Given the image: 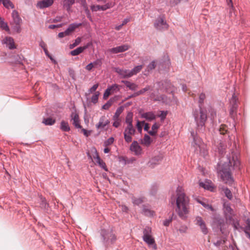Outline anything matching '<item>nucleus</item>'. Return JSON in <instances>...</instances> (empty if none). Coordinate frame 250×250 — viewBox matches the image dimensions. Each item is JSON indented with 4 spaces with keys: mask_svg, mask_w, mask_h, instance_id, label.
Masks as SVG:
<instances>
[{
    "mask_svg": "<svg viewBox=\"0 0 250 250\" xmlns=\"http://www.w3.org/2000/svg\"><path fill=\"white\" fill-rule=\"evenodd\" d=\"M81 42V38L80 37L77 38L75 40L74 43L70 45V48L72 49L75 47V46L79 45Z\"/></svg>",
    "mask_w": 250,
    "mask_h": 250,
    "instance_id": "44",
    "label": "nucleus"
},
{
    "mask_svg": "<svg viewBox=\"0 0 250 250\" xmlns=\"http://www.w3.org/2000/svg\"><path fill=\"white\" fill-rule=\"evenodd\" d=\"M0 27L8 33H10V29L7 23L2 20L0 21Z\"/></svg>",
    "mask_w": 250,
    "mask_h": 250,
    "instance_id": "39",
    "label": "nucleus"
},
{
    "mask_svg": "<svg viewBox=\"0 0 250 250\" xmlns=\"http://www.w3.org/2000/svg\"><path fill=\"white\" fill-rule=\"evenodd\" d=\"M71 120L73 121V125L78 128H81V126L80 124L79 117L78 114L75 112L72 113L71 115Z\"/></svg>",
    "mask_w": 250,
    "mask_h": 250,
    "instance_id": "22",
    "label": "nucleus"
},
{
    "mask_svg": "<svg viewBox=\"0 0 250 250\" xmlns=\"http://www.w3.org/2000/svg\"><path fill=\"white\" fill-rule=\"evenodd\" d=\"M226 242V238L224 239H219L217 240L216 242L214 243V245L216 247H219L221 245L224 244Z\"/></svg>",
    "mask_w": 250,
    "mask_h": 250,
    "instance_id": "52",
    "label": "nucleus"
},
{
    "mask_svg": "<svg viewBox=\"0 0 250 250\" xmlns=\"http://www.w3.org/2000/svg\"><path fill=\"white\" fill-rule=\"evenodd\" d=\"M155 67V64L154 62H152L147 66V69L148 70H152Z\"/></svg>",
    "mask_w": 250,
    "mask_h": 250,
    "instance_id": "58",
    "label": "nucleus"
},
{
    "mask_svg": "<svg viewBox=\"0 0 250 250\" xmlns=\"http://www.w3.org/2000/svg\"><path fill=\"white\" fill-rule=\"evenodd\" d=\"M135 132V129L133 127H126L124 132V138L126 142L129 143L132 141V135Z\"/></svg>",
    "mask_w": 250,
    "mask_h": 250,
    "instance_id": "12",
    "label": "nucleus"
},
{
    "mask_svg": "<svg viewBox=\"0 0 250 250\" xmlns=\"http://www.w3.org/2000/svg\"><path fill=\"white\" fill-rule=\"evenodd\" d=\"M150 86L149 85L146 86L145 88L141 89L142 95L144 94L146 92L150 90Z\"/></svg>",
    "mask_w": 250,
    "mask_h": 250,
    "instance_id": "59",
    "label": "nucleus"
},
{
    "mask_svg": "<svg viewBox=\"0 0 250 250\" xmlns=\"http://www.w3.org/2000/svg\"><path fill=\"white\" fill-rule=\"evenodd\" d=\"M247 226L243 228L244 231L247 236L250 239V219H247L246 220Z\"/></svg>",
    "mask_w": 250,
    "mask_h": 250,
    "instance_id": "31",
    "label": "nucleus"
},
{
    "mask_svg": "<svg viewBox=\"0 0 250 250\" xmlns=\"http://www.w3.org/2000/svg\"><path fill=\"white\" fill-rule=\"evenodd\" d=\"M93 68H94V65L92 62L89 63L85 66V69L88 71H91Z\"/></svg>",
    "mask_w": 250,
    "mask_h": 250,
    "instance_id": "63",
    "label": "nucleus"
},
{
    "mask_svg": "<svg viewBox=\"0 0 250 250\" xmlns=\"http://www.w3.org/2000/svg\"><path fill=\"white\" fill-rule=\"evenodd\" d=\"M163 159V156L161 155L153 157L148 163V165L151 167H154L156 165L159 164Z\"/></svg>",
    "mask_w": 250,
    "mask_h": 250,
    "instance_id": "19",
    "label": "nucleus"
},
{
    "mask_svg": "<svg viewBox=\"0 0 250 250\" xmlns=\"http://www.w3.org/2000/svg\"><path fill=\"white\" fill-rule=\"evenodd\" d=\"M2 43L6 44L7 47L10 49L16 48L14 39L11 37H6L2 41Z\"/></svg>",
    "mask_w": 250,
    "mask_h": 250,
    "instance_id": "17",
    "label": "nucleus"
},
{
    "mask_svg": "<svg viewBox=\"0 0 250 250\" xmlns=\"http://www.w3.org/2000/svg\"><path fill=\"white\" fill-rule=\"evenodd\" d=\"M82 25V23H73L70 24L67 28V29L65 30L68 35H69L71 33H72L76 28H78Z\"/></svg>",
    "mask_w": 250,
    "mask_h": 250,
    "instance_id": "27",
    "label": "nucleus"
},
{
    "mask_svg": "<svg viewBox=\"0 0 250 250\" xmlns=\"http://www.w3.org/2000/svg\"><path fill=\"white\" fill-rule=\"evenodd\" d=\"M191 135L193 140L192 143V146L194 147L195 151L203 156H206L208 154L207 146L194 132H191Z\"/></svg>",
    "mask_w": 250,
    "mask_h": 250,
    "instance_id": "3",
    "label": "nucleus"
},
{
    "mask_svg": "<svg viewBox=\"0 0 250 250\" xmlns=\"http://www.w3.org/2000/svg\"><path fill=\"white\" fill-rule=\"evenodd\" d=\"M60 129L63 131H69L70 128L68 122L65 121H62L61 122Z\"/></svg>",
    "mask_w": 250,
    "mask_h": 250,
    "instance_id": "30",
    "label": "nucleus"
},
{
    "mask_svg": "<svg viewBox=\"0 0 250 250\" xmlns=\"http://www.w3.org/2000/svg\"><path fill=\"white\" fill-rule=\"evenodd\" d=\"M159 127V125L156 123H154L152 126L151 129L153 130L157 131V129Z\"/></svg>",
    "mask_w": 250,
    "mask_h": 250,
    "instance_id": "64",
    "label": "nucleus"
},
{
    "mask_svg": "<svg viewBox=\"0 0 250 250\" xmlns=\"http://www.w3.org/2000/svg\"><path fill=\"white\" fill-rule=\"evenodd\" d=\"M151 143V138L148 135L146 134L144 137L142 144L146 146H148Z\"/></svg>",
    "mask_w": 250,
    "mask_h": 250,
    "instance_id": "35",
    "label": "nucleus"
},
{
    "mask_svg": "<svg viewBox=\"0 0 250 250\" xmlns=\"http://www.w3.org/2000/svg\"><path fill=\"white\" fill-rule=\"evenodd\" d=\"M220 133L222 134H224L227 131L226 129V127L225 126L222 125L219 130Z\"/></svg>",
    "mask_w": 250,
    "mask_h": 250,
    "instance_id": "62",
    "label": "nucleus"
},
{
    "mask_svg": "<svg viewBox=\"0 0 250 250\" xmlns=\"http://www.w3.org/2000/svg\"><path fill=\"white\" fill-rule=\"evenodd\" d=\"M223 191L226 196L229 199H231L232 197L231 192L229 188H223Z\"/></svg>",
    "mask_w": 250,
    "mask_h": 250,
    "instance_id": "41",
    "label": "nucleus"
},
{
    "mask_svg": "<svg viewBox=\"0 0 250 250\" xmlns=\"http://www.w3.org/2000/svg\"><path fill=\"white\" fill-rule=\"evenodd\" d=\"M141 117L148 121H151L155 119L156 115L153 112L150 111L142 113L141 114Z\"/></svg>",
    "mask_w": 250,
    "mask_h": 250,
    "instance_id": "26",
    "label": "nucleus"
},
{
    "mask_svg": "<svg viewBox=\"0 0 250 250\" xmlns=\"http://www.w3.org/2000/svg\"><path fill=\"white\" fill-rule=\"evenodd\" d=\"M143 68V65H138L134 67L131 70H130L131 74H132V76L137 74L139 73Z\"/></svg>",
    "mask_w": 250,
    "mask_h": 250,
    "instance_id": "37",
    "label": "nucleus"
},
{
    "mask_svg": "<svg viewBox=\"0 0 250 250\" xmlns=\"http://www.w3.org/2000/svg\"><path fill=\"white\" fill-rule=\"evenodd\" d=\"M125 122L127 124V127H133L132 125V114L128 113L126 117Z\"/></svg>",
    "mask_w": 250,
    "mask_h": 250,
    "instance_id": "34",
    "label": "nucleus"
},
{
    "mask_svg": "<svg viewBox=\"0 0 250 250\" xmlns=\"http://www.w3.org/2000/svg\"><path fill=\"white\" fill-rule=\"evenodd\" d=\"M133 203L136 205H139L144 202L143 198H133Z\"/></svg>",
    "mask_w": 250,
    "mask_h": 250,
    "instance_id": "45",
    "label": "nucleus"
},
{
    "mask_svg": "<svg viewBox=\"0 0 250 250\" xmlns=\"http://www.w3.org/2000/svg\"><path fill=\"white\" fill-rule=\"evenodd\" d=\"M111 105V103L110 102H108L105 104L103 105V106H102V108L104 109H108Z\"/></svg>",
    "mask_w": 250,
    "mask_h": 250,
    "instance_id": "61",
    "label": "nucleus"
},
{
    "mask_svg": "<svg viewBox=\"0 0 250 250\" xmlns=\"http://www.w3.org/2000/svg\"><path fill=\"white\" fill-rule=\"evenodd\" d=\"M144 123H145L144 122H140L139 121L137 122L136 126H137V129L139 132H142V126L144 124Z\"/></svg>",
    "mask_w": 250,
    "mask_h": 250,
    "instance_id": "54",
    "label": "nucleus"
},
{
    "mask_svg": "<svg viewBox=\"0 0 250 250\" xmlns=\"http://www.w3.org/2000/svg\"><path fill=\"white\" fill-rule=\"evenodd\" d=\"M228 221L231 223L234 229H238L240 227V225L237 219H234L232 218L231 220Z\"/></svg>",
    "mask_w": 250,
    "mask_h": 250,
    "instance_id": "40",
    "label": "nucleus"
},
{
    "mask_svg": "<svg viewBox=\"0 0 250 250\" xmlns=\"http://www.w3.org/2000/svg\"><path fill=\"white\" fill-rule=\"evenodd\" d=\"M240 165L237 150L236 149H232L231 153L227 155V161L219 169L218 173L223 181L232 186L234 180L230 171L232 169H239Z\"/></svg>",
    "mask_w": 250,
    "mask_h": 250,
    "instance_id": "1",
    "label": "nucleus"
},
{
    "mask_svg": "<svg viewBox=\"0 0 250 250\" xmlns=\"http://www.w3.org/2000/svg\"><path fill=\"white\" fill-rule=\"evenodd\" d=\"M101 235L102 237L103 243L105 247L114 244L117 240L115 234L112 228L110 227L106 229H101Z\"/></svg>",
    "mask_w": 250,
    "mask_h": 250,
    "instance_id": "4",
    "label": "nucleus"
},
{
    "mask_svg": "<svg viewBox=\"0 0 250 250\" xmlns=\"http://www.w3.org/2000/svg\"><path fill=\"white\" fill-rule=\"evenodd\" d=\"M170 203L175 204V211L179 217L183 220L186 219L189 212V201L182 188H177L170 198Z\"/></svg>",
    "mask_w": 250,
    "mask_h": 250,
    "instance_id": "2",
    "label": "nucleus"
},
{
    "mask_svg": "<svg viewBox=\"0 0 250 250\" xmlns=\"http://www.w3.org/2000/svg\"><path fill=\"white\" fill-rule=\"evenodd\" d=\"M199 186L201 188H214V185L211 181L208 179H206L204 181L199 182Z\"/></svg>",
    "mask_w": 250,
    "mask_h": 250,
    "instance_id": "28",
    "label": "nucleus"
},
{
    "mask_svg": "<svg viewBox=\"0 0 250 250\" xmlns=\"http://www.w3.org/2000/svg\"><path fill=\"white\" fill-rule=\"evenodd\" d=\"M121 87V86L119 85H118L117 84H114L112 85L111 86H109L108 87V89H110V91L111 93L112 94V93L119 91L120 90Z\"/></svg>",
    "mask_w": 250,
    "mask_h": 250,
    "instance_id": "33",
    "label": "nucleus"
},
{
    "mask_svg": "<svg viewBox=\"0 0 250 250\" xmlns=\"http://www.w3.org/2000/svg\"><path fill=\"white\" fill-rule=\"evenodd\" d=\"M98 84H95L94 85H93V86L89 89L88 92H89V94L90 93H93L94 92H95L96 89H97V88L98 87Z\"/></svg>",
    "mask_w": 250,
    "mask_h": 250,
    "instance_id": "57",
    "label": "nucleus"
},
{
    "mask_svg": "<svg viewBox=\"0 0 250 250\" xmlns=\"http://www.w3.org/2000/svg\"><path fill=\"white\" fill-rule=\"evenodd\" d=\"M204 208L210 210V211H211L212 212H214L215 211V209L212 207V206L210 205H209L208 204H207L206 206H205Z\"/></svg>",
    "mask_w": 250,
    "mask_h": 250,
    "instance_id": "60",
    "label": "nucleus"
},
{
    "mask_svg": "<svg viewBox=\"0 0 250 250\" xmlns=\"http://www.w3.org/2000/svg\"><path fill=\"white\" fill-rule=\"evenodd\" d=\"M142 238L143 241L149 246H152L154 249L156 248L155 240L152 237V229L150 227L146 226L144 229Z\"/></svg>",
    "mask_w": 250,
    "mask_h": 250,
    "instance_id": "5",
    "label": "nucleus"
},
{
    "mask_svg": "<svg viewBox=\"0 0 250 250\" xmlns=\"http://www.w3.org/2000/svg\"><path fill=\"white\" fill-rule=\"evenodd\" d=\"M12 17L13 21L10 24L12 25V28L14 31L17 33H20L21 31V24L22 20L16 10L13 11Z\"/></svg>",
    "mask_w": 250,
    "mask_h": 250,
    "instance_id": "8",
    "label": "nucleus"
},
{
    "mask_svg": "<svg viewBox=\"0 0 250 250\" xmlns=\"http://www.w3.org/2000/svg\"><path fill=\"white\" fill-rule=\"evenodd\" d=\"M100 93L99 92H96L91 97V102L94 103L96 104L97 103L98 101V98L99 96Z\"/></svg>",
    "mask_w": 250,
    "mask_h": 250,
    "instance_id": "42",
    "label": "nucleus"
},
{
    "mask_svg": "<svg viewBox=\"0 0 250 250\" xmlns=\"http://www.w3.org/2000/svg\"><path fill=\"white\" fill-rule=\"evenodd\" d=\"M228 221H225L224 219L219 215H216L213 219V224L218 228L223 234H227V229L229 227Z\"/></svg>",
    "mask_w": 250,
    "mask_h": 250,
    "instance_id": "6",
    "label": "nucleus"
},
{
    "mask_svg": "<svg viewBox=\"0 0 250 250\" xmlns=\"http://www.w3.org/2000/svg\"><path fill=\"white\" fill-rule=\"evenodd\" d=\"M41 206L42 208H46V207L48 206V204L46 202V200L44 198H43L42 197L41 198Z\"/></svg>",
    "mask_w": 250,
    "mask_h": 250,
    "instance_id": "53",
    "label": "nucleus"
},
{
    "mask_svg": "<svg viewBox=\"0 0 250 250\" xmlns=\"http://www.w3.org/2000/svg\"><path fill=\"white\" fill-rule=\"evenodd\" d=\"M75 1V0H63L61 3L64 8L67 11H69L72 5L74 4Z\"/></svg>",
    "mask_w": 250,
    "mask_h": 250,
    "instance_id": "24",
    "label": "nucleus"
},
{
    "mask_svg": "<svg viewBox=\"0 0 250 250\" xmlns=\"http://www.w3.org/2000/svg\"><path fill=\"white\" fill-rule=\"evenodd\" d=\"M93 65H94V67H100L102 65V62L101 60L97 59L95 61L92 62Z\"/></svg>",
    "mask_w": 250,
    "mask_h": 250,
    "instance_id": "51",
    "label": "nucleus"
},
{
    "mask_svg": "<svg viewBox=\"0 0 250 250\" xmlns=\"http://www.w3.org/2000/svg\"><path fill=\"white\" fill-rule=\"evenodd\" d=\"M114 122L113 123V126L116 128L118 127L121 125V119H113Z\"/></svg>",
    "mask_w": 250,
    "mask_h": 250,
    "instance_id": "50",
    "label": "nucleus"
},
{
    "mask_svg": "<svg viewBox=\"0 0 250 250\" xmlns=\"http://www.w3.org/2000/svg\"><path fill=\"white\" fill-rule=\"evenodd\" d=\"M89 46V44L88 43L85 46L78 47L76 49L71 51L70 52V54L72 56H74L78 55L80 53H82L86 48H87Z\"/></svg>",
    "mask_w": 250,
    "mask_h": 250,
    "instance_id": "23",
    "label": "nucleus"
},
{
    "mask_svg": "<svg viewBox=\"0 0 250 250\" xmlns=\"http://www.w3.org/2000/svg\"><path fill=\"white\" fill-rule=\"evenodd\" d=\"M123 107L121 106V107H119V108H118L115 113V114L114 115V116L113 117V119H121L120 118V115L121 114V113L123 112Z\"/></svg>",
    "mask_w": 250,
    "mask_h": 250,
    "instance_id": "38",
    "label": "nucleus"
},
{
    "mask_svg": "<svg viewBox=\"0 0 250 250\" xmlns=\"http://www.w3.org/2000/svg\"><path fill=\"white\" fill-rule=\"evenodd\" d=\"M218 152L220 154H223L225 150L226 149V146L224 145V144L222 143H220L219 144V146L218 148Z\"/></svg>",
    "mask_w": 250,
    "mask_h": 250,
    "instance_id": "47",
    "label": "nucleus"
},
{
    "mask_svg": "<svg viewBox=\"0 0 250 250\" xmlns=\"http://www.w3.org/2000/svg\"><path fill=\"white\" fill-rule=\"evenodd\" d=\"M228 5L230 7L229 9V14L230 16H232V12L234 11V8L233 6L232 0H227Z\"/></svg>",
    "mask_w": 250,
    "mask_h": 250,
    "instance_id": "48",
    "label": "nucleus"
},
{
    "mask_svg": "<svg viewBox=\"0 0 250 250\" xmlns=\"http://www.w3.org/2000/svg\"><path fill=\"white\" fill-rule=\"evenodd\" d=\"M94 160L96 163L97 164L102 168L106 171H108L105 163L100 158L98 154H97L96 156L94 157Z\"/></svg>",
    "mask_w": 250,
    "mask_h": 250,
    "instance_id": "25",
    "label": "nucleus"
},
{
    "mask_svg": "<svg viewBox=\"0 0 250 250\" xmlns=\"http://www.w3.org/2000/svg\"><path fill=\"white\" fill-rule=\"evenodd\" d=\"M196 224L199 225L202 232L204 234H207L208 232V229L206 227L205 222L203 220L202 218L200 216H197L196 218Z\"/></svg>",
    "mask_w": 250,
    "mask_h": 250,
    "instance_id": "16",
    "label": "nucleus"
},
{
    "mask_svg": "<svg viewBox=\"0 0 250 250\" xmlns=\"http://www.w3.org/2000/svg\"><path fill=\"white\" fill-rule=\"evenodd\" d=\"M55 119L51 117L44 118L42 122V123L46 125H53L55 123Z\"/></svg>",
    "mask_w": 250,
    "mask_h": 250,
    "instance_id": "32",
    "label": "nucleus"
},
{
    "mask_svg": "<svg viewBox=\"0 0 250 250\" xmlns=\"http://www.w3.org/2000/svg\"><path fill=\"white\" fill-rule=\"evenodd\" d=\"M114 141V138L112 137H111L104 142V146L105 147H107L108 146L112 144Z\"/></svg>",
    "mask_w": 250,
    "mask_h": 250,
    "instance_id": "49",
    "label": "nucleus"
},
{
    "mask_svg": "<svg viewBox=\"0 0 250 250\" xmlns=\"http://www.w3.org/2000/svg\"><path fill=\"white\" fill-rule=\"evenodd\" d=\"M206 95L204 93H202L200 94L199 97V103L200 104L199 107H201V104L204 103V100L206 99Z\"/></svg>",
    "mask_w": 250,
    "mask_h": 250,
    "instance_id": "46",
    "label": "nucleus"
},
{
    "mask_svg": "<svg viewBox=\"0 0 250 250\" xmlns=\"http://www.w3.org/2000/svg\"><path fill=\"white\" fill-rule=\"evenodd\" d=\"M2 4L6 8H14V5L10 0H3Z\"/></svg>",
    "mask_w": 250,
    "mask_h": 250,
    "instance_id": "36",
    "label": "nucleus"
},
{
    "mask_svg": "<svg viewBox=\"0 0 250 250\" xmlns=\"http://www.w3.org/2000/svg\"><path fill=\"white\" fill-rule=\"evenodd\" d=\"M129 48V46L128 44H125L109 49L108 50V52L113 54H117L118 53L125 52Z\"/></svg>",
    "mask_w": 250,
    "mask_h": 250,
    "instance_id": "14",
    "label": "nucleus"
},
{
    "mask_svg": "<svg viewBox=\"0 0 250 250\" xmlns=\"http://www.w3.org/2000/svg\"><path fill=\"white\" fill-rule=\"evenodd\" d=\"M188 228L186 226H181L180 228L178 229V230L180 233H185L187 230Z\"/></svg>",
    "mask_w": 250,
    "mask_h": 250,
    "instance_id": "55",
    "label": "nucleus"
},
{
    "mask_svg": "<svg viewBox=\"0 0 250 250\" xmlns=\"http://www.w3.org/2000/svg\"><path fill=\"white\" fill-rule=\"evenodd\" d=\"M121 82L125 84L126 86L131 90H135L138 88V85L134 83L128 81H122Z\"/></svg>",
    "mask_w": 250,
    "mask_h": 250,
    "instance_id": "29",
    "label": "nucleus"
},
{
    "mask_svg": "<svg viewBox=\"0 0 250 250\" xmlns=\"http://www.w3.org/2000/svg\"><path fill=\"white\" fill-rule=\"evenodd\" d=\"M229 113L232 117L235 114L238 107V99L235 94H233L229 101Z\"/></svg>",
    "mask_w": 250,
    "mask_h": 250,
    "instance_id": "10",
    "label": "nucleus"
},
{
    "mask_svg": "<svg viewBox=\"0 0 250 250\" xmlns=\"http://www.w3.org/2000/svg\"><path fill=\"white\" fill-rule=\"evenodd\" d=\"M110 123L109 120L107 116L105 115L102 116L99 120L98 124L96 125V128L97 129H103L106 125H108Z\"/></svg>",
    "mask_w": 250,
    "mask_h": 250,
    "instance_id": "13",
    "label": "nucleus"
},
{
    "mask_svg": "<svg viewBox=\"0 0 250 250\" xmlns=\"http://www.w3.org/2000/svg\"><path fill=\"white\" fill-rule=\"evenodd\" d=\"M223 212L226 220H231L233 215V210L229 203L225 202L223 204Z\"/></svg>",
    "mask_w": 250,
    "mask_h": 250,
    "instance_id": "11",
    "label": "nucleus"
},
{
    "mask_svg": "<svg viewBox=\"0 0 250 250\" xmlns=\"http://www.w3.org/2000/svg\"><path fill=\"white\" fill-rule=\"evenodd\" d=\"M54 0H42L39 1L37 3V7L40 9H43L52 5Z\"/></svg>",
    "mask_w": 250,
    "mask_h": 250,
    "instance_id": "18",
    "label": "nucleus"
},
{
    "mask_svg": "<svg viewBox=\"0 0 250 250\" xmlns=\"http://www.w3.org/2000/svg\"><path fill=\"white\" fill-rule=\"evenodd\" d=\"M143 212L146 215L149 216H153L154 214V211L145 208H143Z\"/></svg>",
    "mask_w": 250,
    "mask_h": 250,
    "instance_id": "43",
    "label": "nucleus"
},
{
    "mask_svg": "<svg viewBox=\"0 0 250 250\" xmlns=\"http://www.w3.org/2000/svg\"><path fill=\"white\" fill-rule=\"evenodd\" d=\"M112 7L110 3H107L104 5L100 6L99 5H92L91 6V9L92 11H97L100 10L104 11Z\"/></svg>",
    "mask_w": 250,
    "mask_h": 250,
    "instance_id": "20",
    "label": "nucleus"
},
{
    "mask_svg": "<svg viewBox=\"0 0 250 250\" xmlns=\"http://www.w3.org/2000/svg\"><path fill=\"white\" fill-rule=\"evenodd\" d=\"M115 72H117L122 78H128L132 76L130 70L127 69H121L119 67L115 68Z\"/></svg>",
    "mask_w": 250,
    "mask_h": 250,
    "instance_id": "15",
    "label": "nucleus"
},
{
    "mask_svg": "<svg viewBox=\"0 0 250 250\" xmlns=\"http://www.w3.org/2000/svg\"><path fill=\"white\" fill-rule=\"evenodd\" d=\"M154 25L159 30H167L168 28V25L167 23L165 17L163 15L160 16L157 18Z\"/></svg>",
    "mask_w": 250,
    "mask_h": 250,
    "instance_id": "9",
    "label": "nucleus"
},
{
    "mask_svg": "<svg viewBox=\"0 0 250 250\" xmlns=\"http://www.w3.org/2000/svg\"><path fill=\"white\" fill-rule=\"evenodd\" d=\"M130 149L134 152L136 155L140 154L142 149L137 141H134L130 146Z\"/></svg>",
    "mask_w": 250,
    "mask_h": 250,
    "instance_id": "21",
    "label": "nucleus"
},
{
    "mask_svg": "<svg viewBox=\"0 0 250 250\" xmlns=\"http://www.w3.org/2000/svg\"><path fill=\"white\" fill-rule=\"evenodd\" d=\"M193 115L197 125L198 126H204L207 119L206 111L200 107V111H195Z\"/></svg>",
    "mask_w": 250,
    "mask_h": 250,
    "instance_id": "7",
    "label": "nucleus"
},
{
    "mask_svg": "<svg viewBox=\"0 0 250 250\" xmlns=\"http://www.w3.org/2000/svg\"><path fill=\"white\" fill-rule=\"evenodd\" d=\"M111 92L110 91V89H108V88L105 90L104 93V99H107L108 96L111 94Z\"/></svg>",
    "mask_w": 250,
    "mask_h": 250,
    "instance_id": "56",
    "label": "nucleus"
}]
</instances>
